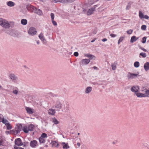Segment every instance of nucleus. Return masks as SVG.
I'll list each match as a JSON object with an SVG mask.
<instances>
[{
  "instance_id": "a18cd8bd",
  "label": "nucleus",
  "mask_w": 149,
  "mask_h": 149,
  "mask_svg": "<svg viewBox=\"0 0 149 149\" xmlns=\"http://www.w3.org/2000/svg\"><path fill=\"white\" fill-rule=\"evenodd\" d=\"M133 32V31L132 30L130 29L127 31V34H131Z\"/></svg>"
},
{
  "instance_id": "052dcab7",
  "label": "nucleus",
  "mask_w": 149,
  "mask_h": 149,
  "mask_svg": "<svg viewBox=\"0 0 149 149\" xmlns=\"http://www.w3.org/2000/svg\"><path fill=\"white\" fill-rule=\"evenodd\" d=\"M39 41H37V44H39Z\"/></svg>"
},
{
  "instance_id": "4be33fe9",
  "label": "nucleus",
  "mask_w": 149,
  "mask_h": 149,
  "mask_svg": "<svg viewBox=\"0 0 149 149\" xmlns=\"http://www.w3.org/2000/svg\"><path fill=\"white\" fill-rule=\"evenodd\" d=\"M7 5L9 7H13L15 5V3L12 1H9L7 3Z\"/></svg>"
},
{
  "instance_id": "4d7b16f0",
  "label": "nucleus",
  "mask_w": 149,
  "mask_h": 149,
  "mask_svg": "<svg viewBox=\"0 0 149 149\" xmlns=\"http://www.w3.org/2000/svg\"><path fill=\"white\" fill-rule=\"evenodd\" d=\"M15 149H18V147L17 146H14Z\"/></svg>"
},
{
  "instance_id": "412c9836",
  "label": "nucleus",
  "mask_w": 149,
  "mask_h": 149,
  "mask_svg": "<svg viewBox=\"0 0 149 149\" xmlns=\"http://www.w3.org/2000/svg\"><path fill=\"white\" fill-rule=\"evenodd\" d=\"M55 113V110L54 109H50L48 110V113L49 115H54Z\"/></svg>"
},
{
  "instance_id": "0eeeda50",
  "label": "nucleus",
  "mask_w": 149,
  "mask_h": 149,
  "mask_svg": "<svg viewBox=\"0 0 149 149\" xmlns=\"http://www.w3.org/2000/svg\"><path fill=\"white\" fill-rule=\"evenodd\" d=\"M97 7V5L94 6L93 7L90 9L87 12V14L88 15H90L93 13L95 10V9Z\"/></svg>"
},
{
  "instance_id": "69168bd1",
  "label": "nucleus",
  "mask_w": 149,
  "mask_h": 149,
  "mask_svg": "<svg viewBox=\"0 0 149 149\" xmlns=\"http://www.w3.org/2000/svg\"><path fill=\"white\" fill-rule=\"evenodd\" d=\"M78 135H79V133H78Z\"/></svg>"
},
{
  "instance_id": "a211bd4d",
  "label": "nucleus",
  "mask_w": 149,
  "mask_h": 149,
  "mask_svg": "<svg viewBox=\"0 0 149 149\" xmlns=\"http://www.w3.org/2000/svg\"><path fill=\"white\" fill-rule=\"evenodd\" d=\"M62 146L63 148L64 149H67L69 148V146L68 145V143H66L64 142H63L62 143Z\"/></svg>"
},
{
  "instance_id": "6e6552de",
  "label": "nucleus",
  "mask_w": 149,
  "mask_h": 149,
  "mask_svg": "<svg viewBox=\"0 0 149 149\" xmlns=\"http://www.w3.org/2000/svg\"><path fill=\"white\" fill-rule=\"evenodd\" d=\"M38 37L40 39L42 42L43 44H46L47 43L46 40L43 34L41 33L38 36Z\"/></svg>"
},
{
  "instance_id": "c9c22d12",
  "label": "nucleus",
  "mask_w": 149,
  "mask_h": 149,
  "mask_svg": "<svg viewBox=\"0 0 149 149\" xmlns=\"http://www.w3.org/2000/svg\"><path fill=\"white\" fill-rule=\"evenodd\" d=\"M124 38L123 37H120L119 39L118 42V44H119L123 40Z\"/></svg>"
},
{
  "instance_id": "ea45409f",
  "label": "nucleus",
  "mask_w": 149,
  "mask_h": 149,
  "mask_svg": "<svg viewBox=\"0 0 149 149\" xmlns=\"http://www.w3.org/2000/svg\"><path fill=\"white\" fill-rule=\"evenodd\" d=\"M146 38L145 37H144L142 38V42L143 43H144L146 42Z\"/></svg>"
},
{
  "instance_id": "58836bf2",
  "label": "nucleus",
  "mask_w": 149,
  "mask_h": 149,
  "mask_svg": "<svg viewBox=\"0 0 149 149\" xmlns=\"http://www.w3.org/2000/svg\"><path fill=\"white\" fill-rule=\"evenodd\" d=\"M47 137V135L45 133H42L41 135V136L40 137H42V138H44Z\"/></svg>"
},
{
  "instance_id": "a878e982",
  "label": "nucleus",
  "mask_w": 149,
  "mask_h": 149,
  "mask_svg": "<svg viewBox=\"0 0 149 149\" xmlns=\"http://www.w3.org/2000/svg\"><path fill=\"white\" fill-rule=\"evenodd\" d=\"M52 122L55 125L58 124L59 123L55 118H53L52 119Z\"/></svg>"
},
{
  "instance_id": "f03ea898",
  "label": "nucleus",
  "mask_w": 149,
  "mask_h": 149,
  "mask_svg": "<svg viewBox=\"0 0 149 149\" xmlns=\"http://www.w3.org/2000/svg\"><path fill=\"white\" fill-rule=\"evenodd\" d=\"M0 25L6 29L8 28L10 26V24L7 21L2 18H0Z\"/></svg>"
},
{
  "instance_id": "20e7f679",
  "label": "nucleus",
  "mask_w": 149,
  "mask_h": 149,
  "mask_svg": "<svg viewBox=\"0 0 149 149\" xmlns=\"http://www.w3.org/2000/svg\"><path fill=\"white\" fill-rule=\"evenodd\" d=\"M84 56L88 58L89 59H84V63L87 64L90 62V59H91L92 58H95V57L93 55H91L90 54H86Z\"/></svg>"
},
{
  "instance_id": "473e14b6",
  "label": "nucleus",
  "mask_w": 149,
  "mask_h": 149,
  "mask_svg": "<svg viewBox=\"0 0 149 149\" xmlns=\"http://www.w3.org/2000/svg\"><path fill=\"white\" fill-rule=\"evenodd\" d=\"M3 141L1 137L0 136V145L4 146Z\"/></svg>"
},
{
  "instance_id": "bb28decb",
  "label": "nucleus",
  "mask_w": 149,
  "mask_h": 149,
  "mask_svg": "<svg viewBox=\"0 0 149 149\" xmlns=\"http://www.w3.org/2000/svg\"><path fill=\"white\" fill-rule=\"evenodd\" d=\"M1 121L3 122V123L5 124L6 125L7 124L9 123L8 121L7 120L5 119L4 118H2L1 121L0 120V122Z\"/></svg>"
},
{
  "instance_id": "2eb2a0df",
  "label": "nucleus",
  "mask_w": 149,
  "mask_h": 149,
  "mask_svg": "<svg viewBox=\"0 0 149 149\" xmlns=\"http://www.w3.org/2000/svg\"><path fill=\"white\" fill-rule=\"evenodd\" d=\"M33 12L39 15H43L42 11L40 9H38L36 8L34 9Z\"/></svg>"
},
{
  "instance_id": "ddd939ff",
  "label": "nucleus",
  "mask_w": 149,
  "mask_h": 149,
  "mask_svg": "<svg viewBox=\"0 0 149 149\" xmlns=\"http://www.w3.org/2000/svg\"><path fill=\"white\" fill-rule=\"evenodd\" d=\"M22 128V126L21 125H19L15 128V130L16 134H17L21 131Z\"/></svg>"
},
{
  "instance_id": "0e129e2a",
  "label": "nucleus",
  "mask_w": 149,
  "mask_h": 149,
  "mask_svg": "<svg viewBox=\"0 0 149 149\" xmlns=\"http://www.w3.org/2000/svg\"><path fill=\"white\" fill-rule=\"evenodd\" d=\"M1 86L0 85V88H1Z\"/></svg>"
},
{
  "instance_id": "e2e57ef3",
  "label": "nucleus",
  "mask_w": 149,
  "mask_h": 149,
  "mask_svg": "<svg viewBox=\"0 0 149 149\" xmlns=\"http://www.w3.org/2000/svg\"><path fill=\"white\" fill-rule=\"evenodd\" d=\"M113 144H116V143H115V142H113Z\"/></svg>"
},
{
  "instance_id": "864d4df0",
  "label": "nucleus",
  "mask_w": 149,
  "mask_h": 149,
  "mask_svg": "<svg viewBox=\"0 0 149 149\" xmlns=\"http://www.w3.org/2000/svg\"><path fill=\"white\" fill-rule=\"evenodd\" d=\"M107 39L106 38H104L102 40V41L103 42L106 41H107Z\"/></svg>"
},
{
  "instance_id": "c756f323",
  "label": "nucleus",
  "mask_w": 149,
  "mask_h": 149,
  "mask_svg": "<svg viewBox=\"0 0 149 149\" xmlns=\"http://www.w3.org/2000/svg\"><path fill=\"white\" fill-rule=\"evenodd\" d=\"M139 16L141 19L143 18L144 15L141 11H140L139 12Z\"/></svg>"
},
{
  "instance_id": "603ef678",
  "label": "nucleus",
  "mask_w": 149,
  "mask_h": 149,
  "mask_svg": "<svg viewBox=\"0 0 149 149\" xmlns=\"http://www.w3.org/2000/svg\"><path fill=\"white\" fill-rule=\"evenodd\" d=\"M149 17L147 15H145L144 16L143 18H145L146 19H148Z\"/></svg>"
},
{
  "instance_id": "f8f14e48",
  "label": "nucleus",
  "mask_w": 149,
  "mask_h": 149,
  "mask_svg": "<svg viewBox=\"0 0 149 149\" xmlns=\"http://www.w3.org/2000/svg\"><path fill=\"white\" fill-rule=\"evenodd\" d=\"M25 109L27 111V113L29 114H32L34 113V109L29 107H25Z\"/></svg>"
},
{
  "instance_id": "f3484780",
  "label": "nucleus",
  "mask_w": 149,
  "mask_h": 149,
  "mask_svg": "<svg viewBox=\"0 0 149 149\" xmlns=\"http://www.w3.org/2000/svg\"><path fill=\"white\" fill-rule=\"evenodd\" d=\"M54 106L55 108L60 109L62 107V104L60 102H57L55 105Z\"/></svg>"
},
{
  "instance_id": "5701e85b",
  "label": "nucleus",
  "mask_w": 149,
  "mask_h": 149,
  "mask_svg": "<svg viewBox=\"0 0 149 149\" xmlns=\"http://www.w3.org/2000/svg\"><path fill=\"white\" fill-rule=\"evenodd\" d=\"M144 67L146 70L147 71L149 70V63L147 62L145 63Z\"/></svg>"
},
{
  "instance_id": "c85d7f7f",
  "label": "nucleus",
  "mask_w": 149,
  "mask_h": 149,
  "mask_svg": "<svg viewBox=\"0 0 149 149\" xmlns=\"http://www.w3.org/2000/svg\"><path fill=\"white\" fill-rule=\"evenodd\" d=\"M39 141L40 143H45V140L44 138L40 137L39 139Z\"/></svg>"
},
{
  "instance_id": "4c0bfd02",
  "label": "nucleus",
  "mask_w": 149,
  "mask_h": 149,
  "mask_svg": "<svg viewBox=\"0 0 149 149\" xmlns=\"http://www.w3.org/2000/svg\"><path fill=\"white\" fill-rule=\"evenodd\" d=\"M140 55L142 56L143 57H146V53H141L140 54Z\"/></svg>"
},
{
  "instance_id": "bf43d9fd",
  "label": "nucleus",
  "mask_w": 149,
  "mask_h": 149,
  "mask_svg": "<svg viewBox=\"0 0 149 149\" xmlns=\"http://www.w3.org/2000/svg\"><path fill=\"white\" fill-rule=\"evenodd\" d=\"M77 145L79 147L80 146V143H77Z\"/></svg>"
},
{
  "instance_id": "09e8293b",
  "label": "nucleus",
  "mask_w": 149,
  "mask_h": 149,
  "mask_svg": "<svg viewBox=\"0 0 149 149\" xmlns=\"http://www.w3.org/2000/svg\"><path fill=\"white\" fill-rule=\"evenodd\" d=\"M79 54L77 52H75L74 53V55L75 56H78Z\"/></svg>"
},
{
  "instance_id": "5fc2aeb1",
  "label": "nucleus",
  "mask_w": 149,
  "mask_h": 149,
  "mask_svg": "<svg viewBox=\"0 0 149 149\" xmlns=\"http://www.w3.org/2000/svg\"><path fill=\"white\" fill-rule=\"evenodd\" d=\"M130 7V6H127L126 7V9L127 10L129 9V8Z\"/></svg>"
},
{
  "instance_id": "b1692460",
  "label": "nucleus",
  "mask_w": 149,
  "mask_h": 149,
  "mask_svg": "<svg viewBox=\"0 0 149 149\" xmlns=\"http://www.w3.org/2000/svg\"><path fill=\"white\" fill-rule=\"evenodd\" d=\"M21 23L22 25H25L27 24V21L26 19H22L21 20Z\"/></svg>"
},
{
  "instance_id": "72a5a7b5",
  "label": "nucleus",
  "mask_w": 149,
  "mask_h": 149,
  "mask_svg": "<svg viewBox=\"0 0 149 149\" xmlns=\"http://www.w3.org/2000/svg\"><path fill=\"white\" fill-rule=\"evenodd\" d=\"M69 110V107L68 105L64 107L63 110V111H64L65 112H67Z\"/></svg>"
},
{
  "instance_id": "3c124183",
  "label": "nucleus",
  "mask_w": 149,
  "mask_h": 149,
  "mask_svg": "<svg viewBox=\"0 0 149 149\" xmlns=\"http://www.w3.org/2000/svg\"><path fill=\"white\" fill-rule=\"evenodd\" d=\"M84 62V59H83L81 60V62L80 63L81 66H83V63Z\"/></svg>"
},
{
  "instance_id": "7ed1b4c3",
  "label": "nucleus",
  "mask_w": 149,
  "mask_h": 149,
  "mask_svg": "<svg viewBox=\"0 0 149 149\" xmlns=\"http://www.w3.org/2000/svg\"><path fill=\"white\" fill-rule=\"evenodd\" d=\"M34 126L32 124L24 126L22 128L23 131L25 133H27L29 131H32L33 130Z\"/></svg>"
},
{
  "instance_id": "4468645a",
  "label": "nucleus",
  "mask_w": 149,
  "mask_h": 149,
  "mask_svg": "<svg viewBox=\"0 0 149 149\" xmlns=\"http://www.w3.org/2000/svg\"><path fill=\"white\" fill-rule=\"evenodd\" d=\"M15 144L18 146H22L23 145L22 142L20 139L18 138L15 141Z\"/></svg>"
},
{
  "instance_id": "393cba45",
  "label": "nucleus",
  "mask_w": 149,
  "mask_h": 149,
  "mask_svg": "<svg viewBox=\"0 0 149 149\" xmlns=\"http://www.w3.org/2000/svg\"><path fill=\"white\" fill-rule=\"evenodd\" d=\"M117 64V62H115L114 63L112 64L111 67L112 70H115L116 68V65Z\"/></svg>"
},
{
  "instance_id": "cd10ccee",
  "label": "nucleus",
  "mask_w": 149,
  "mask_h": 149,
  "mask_svg": "<svg viewBox=\"0 0 149 149\" xmlns=\"http://www.w3.org/2000/svg\"><path fill=\"white\" fill-rule=\"evenodd\" d=\"M92 90V88L91 87H88L86 90V93H88L91 91Z\"/></svg>"
},
{
  "instance_id": "6ab92c4d",
  "label": "nucleus",
  "mask_w": 149,
  "mask_h": 149,
  "mask_svg": "<svg viewBox=\"0 0 149 149\" xmlns=\"http://www.w3.org/2000/svg\"><path fill=\"white\" fill-rule=\"evenodd\" d=\"M139 38H137L135 36H133L131 38L130 42L131 43H133L134 42L136 41Z\"/></svg>"
},
{
  "instance_id": "1a4fd4ad",
  "label": "nucleus",
  "mask_w": 149,
  "mask_h": 149,
  "mask_svg": "<svg viewBox=\"0 0 149 149\" xmlns=\"http://www.w3.org/2000/svg\"><path fill=\"white\" fill-rule=\"evenodd\" d=\"M139 89V86H134L131 88V90L132 92L135 93H136L138 92Z\"/></svg>"
},
{
  "instance_id": "49530a36",
  "label": "nucleus",
  "mask_w": 149,
  "mask_h": 149,
  "mask_svg": "<svg viewBox=\"0 0 149 149\" xmlns=\"http://www.w3.org/2000/svg\"><path fill=\"white\" fill-rule=\"evenodd\" d=\"M52 3H57L58 2H60V0H53L52 1Z\"/></svg>"
},
{
  "instance_id": "39448f33",
  "label": "nucleus",
  "mask_w": 149,
  "mask_h": 149,
  "mask_svg": "<svg viewBox=\"0 0 149 149\" xmlns=\"http://www.w3.org/2000/svg\"><path fill=\"white\" fill-rule=\"evenodd\" d=\"M9 77L10 79L14 82H16L18 79L17 76L13 73H10L9 74Z\"/></svg>"
},
{
  "instance_id": "8fccbe9b",
  "label": "nucleus",
  "mask_w": 149,
  "mask_h": 149,
  "mask_svg": "<svg viewBox=\"0 0 149 149\" xmlns=\"http://www.w3.org/2000/svg\"><path fill=\"white\" fill-rule=\"evenodd\" d=\"M110 36L112 38H114L116 36V35L114 34L111 33L110 34Z\"/></svg>"
},
{
  "instance_id": "aec40b11",
  "label": "nucleus",
  "mask_w": 149,
  "mask_h": 149,
  "mask_svg": "<svg viewBox=\"0 0 149 149\" xmlns=\"http://www.w3.org/2000/svg\"><path fill=\"white\" fill-rule=\"evenodd\" d=\"M74 0H61L60 2L63 3H70L73 2Z\"/></svg>"
},
{
  "instance_id": "dca6fc26",
  "label": "nucleus",
  "mask_w": 149,
  "mask_h": 149,
  "mask_svg": "<svg viewBox=\"0 0 149 149\" xmlns=\"http://www.w3.org/2000/svg\"><path fill=\"white\" fill-rule=\"evenodd\" d=\"M35 8L36 7L31 5H28L26 7V8L28 10L33 12Z\"/></svg>"
},
{
  "instance_id": "680f3d73",
  "label": "nucleus",
  "mask_w": 149,
  "mask_h": 149,
  "mask_svg": "<svg viewBox=\"0 0 149 149\" xmlns=\"http://www.w3.org/2000/svg\"><path fill=\"white\" fill-rule=\"evenodd\" d=\"M95 40H93L91 41V42H93L95 41Z\"/></svg>"
},
{
  "instance_id": "2f4dec72",
  "label": "nucleus",
  "mask_w": 149,
  "mask_h": 149,
  "mask_svg": "<svg viewBox=\"0 0 149 149\" xmlns=\"http://www.w3.org/2000/svg\"><path fill=\"white\" fill-rule=\"evenodd\" d=\"M51 144L53 147H56L58 146V143L55 141H53L51 143Z\"/></svg>"
},
{
  "instance_id": "9d476101",
  "label": "nucleus",
  "mask_w": 149,
  "mask_h": 149,
  "mask_svg": "<svg viewBox=\"0 0 149 149\" xmlns=\"http://www.w3.org/2000/svg\"><path fill=\"white\" fill-rule=\"evenodd\" d=\"M37 145V142L35 140H33L31 141L30 143V146L33 148H35Z\"/></svg>"
},
{
  "instance_id": "79ce46f5",
  "label": "nucleus",
  "mask_w": 149,
  "mask_h": 149,
  "mask_svg": "<svg viewBox=\"0 0 149 149\" xmlns=\"http://www.w3.org/2000/svg\"><path fill=\"white\" fill-rule=\"evenodd\" d=\"M50 17L51 19V20L54 19V15L53 13H51L50 14Z\"/></svg>"
},
{
  "instance_id": "7c9ffc66",
  "label": "nucleus",
  "mask_w": 149,
  "mask_h": 149,
  "mask_svg": "<svg viewBox=\"0 0 149 149\" xmlns=\"http://www.w3.org/2000/svg\"><path fill=\"white\" fill-rule=\"evenodd\" d=\"M6 126L7 130H9L12 128L11 125L9 123L6 125Z\"/></svg>"
},
{
  "instance_id": "f704fd0d",
  "label": "nucleus",
  "mask_w": 149,
  "mask_h": 149,
  "mask_svg": "<svg viewBox=\"0 0 149 149\" xmlns=\"http://www.w3.org/2000/svg\"><path fill=\"white\" fill-rule=\"evenodd\" d=\"M134 66L135 67L138 68L139 66V63L138 62H135L134 63Z\"/></svg>"
},
{
  "instance_id": "423d86ee",
  "label": "nucleus",
  "mask_w": 149,
  "mask_h": 149,
  "mask_svg": "<svg viewBox=\"0 0 149 149\" xmlns=\"http://www.w3.org/2000/svg\"><path fill=\"white\" fill-rule=\"evenodd\" d=\"M37 31L35 28L33 27L30 28L28 31V33L31 36H33L36 34Z\"/></svg>"
},
{
  "instance_id": "de8ad7c7",
  "label": "nucleus",
  "mask_w": 149,
  "mask_h": 149,
  "mask_svg": "<svg viewBox=\"0 0 149 149\" xmlns=\"http://www.w3.org/2000/svg\"><path fill=\"white\" fill-rule=\"evenodd\" d=\"M139 48H140V49H141L142 50H143L144 52H147V50H146V49L142 47H139Z\"/></svg>"
},
{
  "instance_id": "37998d69",
  "label": "nucleus",
  "mask_w": 149,
  "mask_h": 149,
  "mask_svg": "<svg viewBox=\"0 0 149 149\" xmlns=\"http://www.w3.org/2000/svg\"><path fill=\"white\" fill-rule=\"evenodd\" d=\"M13 93L17 95L18 93V91L16 90H13Z\"/></svg>"
},
{
  "instance_id": "a19ab883",
  "label": "nucleus",
  "mask_w": 149,
  "mask_h": 149,
  "mask_svg": "<svg viewBox=\"0 0 149 149\" xmlns=\"http://www.w3.org/2000/svg\"><path fill=\"white\" fill-rule=\"evenodd\" d=\"M146 29V26L145 25H143L141 26V29L142 30H145Z\"/></svg>"
},
{
  "instance_id": "e433bc0d",
  "label": "nucleus",
  "mask_w": 149,
  "mask_h": 149,
  "mask_svg": "<svg viewBox=\"0 0 149 149\" xmlns=\"http://www.w3.org/2000/svg\"><path fill=\"white\" fill-rule=\"evenodd\" d=\"M10 134H13L14 135L17 134H16L15 130H12L10 131Z\"/></svg>"
},
{
  "instance_id": "9b49d317",
  "label": "nucleus",
  "mask_w": 149,
  "mask_h": 149,
  "mask_svg": "<svg viewBox=\"0 0 149 149\" xmlns=\"http://www.w3.org/2000/svg\"><path fill=\"white\" fill-rule=\"evenodd\" d=\"M138 74H132L129 72L127 74V77L128 79H133L137 76Z\"/></svg>"
},
{
  "instance_id": "f257e3e1",
  "label": "nucleus",
  "mask_w": 149,
  "mask_h": 149,
  "mask_svg": "<svg viewBox=\"0 0 149 149\" xmlns=\"http://www.w3.org/2000/svg\"><path fill=\"white\" fill-rule=\"evenodd\" d=\"M141 92L143 93H142L138 92L136 93V95L138 97H148V96H149L148 94L149 91H148V89H146L145 87H143L142 88Z\"/></svg>"
},
{
  "instance_id": "13d9d810",
  "label": "nucleus",
  "mask_w": 149,
  "mask_h": 149,
  "mask_svg": "<svg viewBox=\"0 0 149 149\" xmlns=\"http://www.w3.org/2000/svg\"><path fill=\"white\" fill-rule=\"evenodd\" d=\"M93 68L94 69H97V67H96V66H94L93 67Z\"/></svg>"
},
{
  "instance_id": "c03bdc74",
  "label": "nucleus",
  "mask_w": 149,
  "mask_h": 149,
  "mask_svg": "<svg viewBox=\"0 0 149 149\" xmlns=\"http://www.w3.org/2000/svg\"><path fill=\"white\" fill-rule=\"evenodd\" d=\"M52 23L53 24L54 26H56L57 25V24L56 22L54 20V19H53L52 20Z\"/></svg>"
},
{
  "instance_id": "6e6d98bb",
  "label": "nucleus",
  "mask_w": 149,
  "mask_h": 149,
  "mask_svg": "<svg viewBox=\"0 0 149 149\" xmlns=\"http://www.w3.org/2000/svg\"><path fill=\"white\" fill-rule=\"evenodd\" d=\"M5 133H6L7 134H10V131H6Z\"/></svg>"
}]
</instances>
